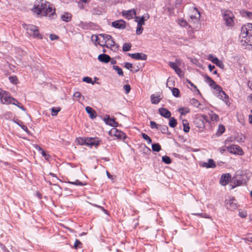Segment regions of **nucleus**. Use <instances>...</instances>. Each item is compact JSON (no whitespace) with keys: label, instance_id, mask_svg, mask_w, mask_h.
<instances>
[{"label":"nucleus","instance_id":"1","mask_svg":"<svg viewBox=\"0 0 252 252\" xmlns=\"http://www.w3.org/2000/svg\"><path fill=\"white\" fill-rule=\"evenodd\" d=\"M33 11L40 16L48 17L50 19H55L57 17L55 8L49 2L44 0H40L36 2Z\"/></svg>","mask_w":252,"mask_h":252},{"label":"nucleus","instance_id":"2","mask_svg":"<svg viewBox=\"0 0 252 252\" xmlns=\"http://www.w3.org/2000/svg\"><path fill=\"white\" fill-rule=\"evenodd\" d=\"M242 46L249 48L252 46V24L248 23L241 28L240 36Z\"/></svg>","mask_w":252,"mask_h":252},{"label":"nucleus","instance_id":"3","mask_svg":"<svg viewBox=\"0 0 252 252\" xmlns=\"http://www.w3.org/2000/svg\"><path fill=\"white\" fill-rule=\"evenodd\" d=\"M26 29L28 34H29L31 36L38 38H42V35L39 32L37 27L33 25H29L27 26Z\"/></svg>","mask_w":252,"mask_h":252},{"label":"nucleus","instance_id":"4","mask_svg":"<svg viewBox=\"0 0 252 252\" xmlns=\"http://www.w3.org/2000/svg\"><path fill=\"white\" fill-rule=\"evenodd\" d=\"M233 14L230 10H226L223 14V21L227 26H232L233 25Z\"/></svg>","mask_w":252,"mask_h":252},{"label":"nucleus","instance_id":"5","mask_svg":"<svg viewBox=\"0 0 252 252\" xmlns=\"http://www.w3.org/2000/svg\"><path fill=\"white\" fill-rule=\"evenodd\" d=\"M109 134L112 136H115L119 139L124 140L126 138V135L124 132L118 130L116 127L111 128L109 131Z\"/></svg>","mask_w":252,"mask_h":252},{"label":"nucleus","instance_id":"6","mask_svg":"<svg viewBox=\"0 0 252 252\" xmlns=\"http://www.w3.org/2000/svg\"><path fill=\"white\" fill-rule=\"evenodd\" d=\"M225 203L226 208L230 210H235L238 207L237 201L233 197L226 199Z\"/></svg>","mask_w":252,"mask_h":252},{"label":"nucleus","instance_id":"7","mask_svg":"<svg viewBox=\"0 0 252 252\" xmlns=\"http://www.w3.org/2000/svg\"><path fill=\"white\" fill-rule=\"evenodd\" d=\"M227 151L233 154L242 156L244 154V152L242 148L237 145H231L227 147Z\"/></svg>","mask_w":252,"mask_h":252},{"label":"nucleus","instance_id":"8","mask_svg":"<svg viewBox=\"0 0 252 252\" xmlns=\"http://www.w3.org/2000/svg\"><path fill=\"white\" fill-rule=\"evenodd\" d=\"M207 117L205 115H200L196 117L194 120L196 126L200 128H203L205 126L204 122L207 121Z\"/></svg>","mask_w":252,"mask_h":252},{"label":"nucleus","instance_id":"9","mask_svg":"<svg viewBox=\"0 0 252 252\" xmlns=\"http://www.w3.org/2000/svg\"><path fill=\"white\" fill-rule=\"evenodd\" d=\"M204 78L205 79V82L208 84L211 88L216 91H221V87L217 85L216 82L209 76L206 75L204 76Z\"/></svg>","mask_w":252,"mask_h":252},{"label":"nucleus","instance_id":"10","mask_svg":"<svg viewBox=\"0 0 252 252\" xmlns=\"http://www.w3.org/2000/svg\"><path fill=\"white\" fill-rule=\"evenodd\" d=\"M0 101L2 104H12V103H13V101H15L16 99L12 97L9 93L5 91V93L3 94L1 99H0Z\"/></svg>","mask_w":252,"mask_h":252},{"label":"nucleus","instance_id":"11","mask_svg":"<svg viewBox=\"0 0 252 252\" xmlns=\"http://www.w3.org/2000/svg\"><path fill=\"white\" fill-rule=\"evenodd\" d=\"M111 26L116 29L124 30L126 27V23L124 20L121 19L112 22Z\"/></svg>","mask_w":252,"mask_h":252},{"label":"nucleus","instance_id":"12","mask_svg":"<svg viewBox=\"0 0 252 252\" xmlns=\"http://www.w3.org/2000/svg\"><path fill=\"white\" fill-rule=\"evenodd\" d=\"M122 15L126 19L130 20L133 19L136 16V10L134 9H131L128 10H123L122 12Z\"/></svg>","mask_w":252,"mask_h":252},{"label":"nucleus","instance_id":"13","mask_svg":"<svg viewBox=\"0 0 252 252\" xmlns=\"http://www.w3.org/2000/svg\"><path fill=\"white\" fill-rule=\"evenodd\" d=\"M128 55L132 59L137 60L145 61L147 59V55L142 53H128Z\"/></svg>","mask_w":252,"mask_h":252},{"label":"nucleus","instance_id":"14","mask_svg":"<svg viewBox=\"0 0 252 252\" xmlns=\"http://www.w3.org/2000/svg\"><path fill=\"white\" fill-rule=\"evenodd\" d=\"M231 175L229 173L223 174L221 176L220 183L222 186H226L228 184Z\"/></svg>","mask_w":252,"mask_h":252},{"label":"nucleus","instance_id":"15","mask_svg":"<svg viewBox=\"0 0 252 252\" xmlns=\"http://www.w3.org/2000/svg\"><path fill=\"white\" fill-rule=\"evenodd\" d=\"M86 145L92 147L94 146L95 147L99 145V141L95 138L87 137L86 138Z\"/></svg>","mask_w":252,"mask_h":252},{"label":"nucleus","instance_id":"16","mask_svg":"<svg viewBox=\"0 0 252 252\" xmlns=\"http://www.w3.org/2000/svg\"><path fill=\"white\" fill-rule=\"evenodd\" d=\"M104 121L106 124L114 127L113 128L116 127L118 125V123L114 119L110 118L109 116H107L106 118H105Z\"/></svg>","mask_w":252,"mask_h":252},{"label":"nucleus","instance_id":"17","mask_svg":"<svg viewBox=\"0 0 252 252\" xmlns=\"http://www.w3.org/2000/svg\"><path fill=\"white\" fill-rule=\"evenodd\" d=\"M158 112L161 116L165 118H169L171 115V112L167 109L164 108H159Z\"/></svg>","mask_w":252,"mask_h":252},{"label":"nucleus","instance_id":"18","mask_svg":"<svg viewBox=\"0 0 252 252\" xmlns=\"http://www.w3.org/2000/svg\"><path fill=\"white\" fill-rule=\"evenodd\" d=\"M219 94V96L220 98L223 100V101L226 103V105H229V100H228V96L225 93L224 91H217Z\"/></svg>","mask_w":252,"mask_h":252},{"label":"nucleus","instance_id":"19","mask_svg":"<svg viewBox=\"0 0 252 252\" xmlns=\"http://www.w3.org/2000/svg\"><path fill=\"white\" fill-rule=\"evenodd\" d=\"M233 180L235 186L241 185L243 183V178L241 175H236L233 178Z\"/></svg>","mask_w":252,"mask_h":252},{"label":"nucleus","instance_id":"20","mask_svg":"<svg viewBox=\"0 0 252 252\" xmlns=\"http://www.w3.org/2000/svg\"><path fill=\"white\" fill-rule=\"evenodd\" d=\"M98 60L101 62L107 63L111 61V58L107 54H102L98 56Z\"/></svg>","mask_w":252,"mask_h":252},{"label":"nucleus","instance_id":"21","mask_svg":"<svg viewBox=\"0 0 252 252\" xmlns=\"http://www.w3.org/2000/svg\"><path fill=\"white\" fill-rule=\"evenodd\" d=\"M193 12H194V13L193 14H191L190 15V18L192 20H194V22L198 21L200 17V12L196 7L194 8Z\"/></svg>","mask_w":252,"mask_h":252},{"label":"nucleus","instance_id":"22","mask_svg":"<svg viewBox=\"0 0 252 252\" xmlns=\"http://www.w3.org/2000/svg\"><path fill=\"white\" fill-rule=\"evenodd\" d=\"M95 40H100V38H102L103 40H104L106 43L107 42L110 38H112V36L109 34H100L98 36L95 35Z\"/></svg>","mask_w":252,"mask_h":252},{"label":"nucleus","instance_id":"23","mask_svg":"<svg viewBox=\"0 0 252 252\" xmlns=\"http://www.w3.org/2000/svg\"><path fill=\"white\" fill-rule=\"evenodd\" d=\"M203 167L207 168L216 167V165L214 161L212 159H209L207 162H204L203 164Z\"/></svg>","mask_w":252,"mask_h":252},{"label":"nucleus","instance_id":"24","mask_svg":"<svg viewBox=\"0 0 252 252\" xmlns=\"http://www.w3.org/2000/svg\"><path fill=\"white\" fill-rule=\"evenodd\" d=\"M86 111L90 115L91 119H93L96 117L95 111L92 107L89 106L86 107Z\"/></svg>","mask_w":252,"mask_h":252},{"label":"nucleus","instance_id":"25","mask_svg":"<svg viewBox=\"0 0 252 252\" xmlns=\"http://www.w3.org/2000/svg\"><path fill=\"white\" fill-rule=\"evenodd\" d=\"M15 122L18 126H19L25 131H26L27 132V133H28L29 135L31 134V132L29 130L27 126H26L23 125V123L21 121L17 120L16 121H15Z\"/></svg>","mask_w":252,"mask_h":252},{"label":"nucleus","instance_id":"26","mask_svg":"<svg viewBox=\"0 0 252 252\" xmlns=\"http://www.w3.org/2000/svg\"><path fill=\"white\" fill-rule=\"evenodd\" d=\"M61 19L63 21L68 22L71 19V14L69 13H64L61 16Z\"/></svg>","mask_w":252,"mask_h":252},{"label":"nucleus","instance_id":"27","mask_svg":"<svg viewBox=\"0 0 252 252\" xmlns=\"http://www.w3.org/2000/svg\"><path fill=\"white\" fill-rule=\"evenodd\" d=\"M158 130H160L163 134H170L167 126L165 125H159Z\"/></svg>","mask_w":252,"mask_h":252},{"label":"nucleus","instance_id":"28","mask_svg":"<svg viewBox=\"0 0 252 252\" xmlns=\"http://www.w3.org/2000/svg\"><path fill=\"white\" fill-rule=\"evenodd\" d=\"M151 100L152 104H157L159 102L160 98H159V96H156L153 94L151 95Z\"/></svg>","mask_w":252,"mask_h":252},{"label":"nucleus","instance_id":"29","mask_svg":"<svg viewBox=\"0 0 252 252\" xmlns=\"http://www.w3.org/2000/svg\"><path fill=\"white\" fill-rule=\"evenodd\" d=\"M179 61L178 60H176L175 62H169L168 63V65L169 66L172 68L173 69L176 70V68H177L179 64Z\"/></svg>","mask_w":252,"mask_h":252},{"label":"nucleus","instance_id":"30","mask_svg":"<svg viewBox=\"0 0 252 252\" xmlns=\"http://www.w3.org/2000/svg\"><path fill=\"white\" fill-rule=\"evenodd\" d=\"M189 103L191 105L196 108H199V106L201 105V104L199 102V101L197 99L194 98H192L190 99Z\"/></svg>","mask_w":252,"mask_h":252},{"label":"nucleus","instance_id":"31","mask_svg":"<svg viewBox=\"0 0 252 252\" xmlns=\"http://www.w3.org/2000/svg\"><path fill=\"white\" fill-rule=\"evenodd\" d=\"M67 183L71 185H74L76 186H84L87 185L86 183H83L81 181H80L79 180H76L74 182L72 181H67Z\"/></svg>","mask_w":252,"mask_h":252},{"label":"nucleus","instance_id":"32","mask_svg":"<svg viewBox=\"0 0 252 252\" xmlns=\"http://www.w3.org/2000/svg\"><path fill=\"white\" fill-rule=\"evenodd\" d=\"M209 115L212 121H218L219 120V116L215 113L213 111H211L209 113Z\"/></svg>","mask_w":252,"mask_h":252},{"label":"nucleus","instance_id":"33","mask_svg":"<svg viewBox=\"0 0 252 252\" xmlns=\"http://www.w3.org/2000/svg\"><path fill=\"white\" fill-rule=\"evenodd\" d=\"M225 126L222 125H220L219 126L216 134L218 136H220L225 131Z\"/></svg>","mask_w":252,"mask_h":252},{"label":"nucleus","instance_id":"34","mask_svg":"<svg viewBox=\"0 0 252 252\" xmlns=\"http://www.w3.org/2000/svg\"><path fill=\"white\" fill-rule=\"evenodd\" d=\"M177 124V120L174 117L169 118V125L171 127H175Z\"/></svg>","mask_w":252,"mask_h":252},{"label":"nucleus","instance_id":"35","mask_svg":"<svg viewBox=\"0 0 252 252\" xmlns=\"http://www.w3.org/2000/svg\"><path fill=\"white\" fill-rule=\"evenodd\" d=\"M183 124L184 126V131L185 132H188L190 128L189 126V124L188 123V121L186 120H184L183 121Z\"/></svg>","mask_w":252,"mask_h":252},{"label":"nucleus","instance_id":"36","mask_svg":"<svg viewBox=\"0 0 252 252\" xmlns=\"http://www.w3.org/2000/svg\"><path fill=\"white\" fill-rule=\"evenodd\" d=\"M152 150L154 152H159L161 150V146L158 143H155L152 145Z\"/></svg>","mask_w":252,"mask_h":252},{"label":"nucleus","instance_id":"37","mask_svg":"<svg viewBox=\"0 0 252 252\" xmlns=\"http://www.w3.org/2000/svg\"><path fill=\"white\" fill-rule=\"evenodd\" d=\"M179 112L181 115H186L190 112V110L188 108H181L178 110Z\"/></svg>","mask_w":252,"mask_h":252},{"label":"nucleus","instance_id":"38","mask_svg":"<svg viewBox=\"0 0 252 252\" xmlns=\"http://www.w3.org/2000/svg\"><path fill=\"white\" fill-rule=\"evenodd\" d=\"M242 15L243 17L248 18L250 19H252V12L248 11H243L242 12Z\"/></svg>","mask_w":252,"mask_h":252},{"label":"nucleus","instance_id":"39","mask_svg":"<svg viewBox=\"0 0 252 252\" xmlns=\"http://www.w3.org/2000/svg\"><path fill=\"white\" fill-rule=\"evenodd\" d=\"M131 45L130 43H125L123 46V50L124 52L128 51L130 50Z\"/></svg>","mask_w":252,"mask_h":252},{"label":"nucleus","instance_id":"40","mask_svg":"<svg viewBox=\"0 0 252 252\" xmlns=\"http://www.w3.org/2000/svg\"><path fill=\"white\" fill-rule=\"evenodd\" d=\"M61 110V108L60 107H53L51 109V115L52 116H56L57 115L59 112Z\"/></svg>","mask_w":252,"mask_h":252},{"label":"nucleus","instance_id":"41","mask_svg":"<svg viewBox=\"0 0 252 252\" xmlns=\"http://www.w3.org/2000/svg\"><path fill=\"white\" fill-rule=\"evenodd\" d=\"M113 69L117 72V73L120 76H123L124 75V73L123 70L121 68L117 65H114L113 66Z\"/></svg>","mask_w":252,"mask_h":252},{"label":"nucleus","instance_id":"42","mask_svg":"<svg viewBox=\"0 0 252 252\" xmlns=\"http://www.w3.org/2000/svg\"><path fill=\"white\" fill-rule=\"evenodd\" d=\"M39 151L41 152V153L43 157L46 159L48 160L50 158L49 154H46V152L40 147H38Z\"/></svg>","mask_w":252,"mask_h":252},{"label":"nucleus","instance_id":"43","mask_svg":"<svg viewBox=\"0 0 252 252\" xmlns=\"http://www.w3.org/2000/svg\"><path fill=\"white\" fill-rule=\"evenodd\" d=\"M141 135L142 138L147 142L148 144H150L152 143V139L147 134L144 133H142Z\"/></svg>","mask_w":252,"mask_h":252},{"label":"nucleus","instance_id":"44","mask_svg":"<svg viewBox=\"0 0 252 252\" xmlns=\"http://www.w3.org/2000/svg\"><path fill=\"white\" fill-rule=\"evenodd\" d=\"M177 23L181 27H185L187 26L188 23L187 22L183 19H179L177 21Z\"/></svg>","mask_w":252,"mask_h":252},{"label":"nucleus","instance_id":"45","mask_svg":"<svg viewBox=\"0 0 252 252\" xmlns=\"http://www.w3.org/2000/svg\"><path fill=\"white\" fill-rule=\"evenodd\" d=\"M12 104L17 106L19 108H20L21 110L24 111L26 110V108L21 104V103L18 102L16 99V101H13Z\"/></svg>","mask_w":252,"mask_h":252},{"label":"nucleus","instance_id":"46","mask_svg":"<svg viewBox=\"0 0 252 252\" xmlns=\"http://www.w3.org/2000/svg\"><path fill=\"white\" fill-rule=\"evenodd\" d=\"M115 44V41L112 37L106 42V47L112 48V47L114 46Z\"/></svg>","mask_w":252,"mask_h":252},{"label":"nucleus","instance_id":"47","mask_svg":"<svg viewBox=\"0 0 252 252\" xmlns=\"http://www.w3.org/2000/svg\"><path fill=\"white\" fill-rule=\"evenodd\" d=\"M76 142L78 144L83 145H86V138H83L82 137H78L76 138Z\"/></svg>","mask_w":252,"mask_h":252},{"label":"nucleus","instance_id":"48","mask_svg":"<svg viewBox=\"0 0 252 252\" xmlns=\"http://www.w3.org/2000/svg\"><path fill=\"white\" fill-rule=\"evenodd\" d=\"M162 161L166 164H170L171 163V159L169 157L164 156L162 157Z\"/></svg>","mask_w":252,"mask_h":252},{"label":"nucleus","instance_id":"49","mask_svg":"<svg viewBox=\"0 0 252 252\" xmlns=\"http://www.w3.org/2000/svg\"><path fill=\"white\" fill-rule=\"evenodd\" d=\"M192 215L197 216H200L202 218H207V219H210L211 217L206 213H194L192 214Z\"/></svg>","mask_w":252,"mask_h":252},{"label":"nucleus","instance_id":"50","mask_svg":"<svg viewBox=\"0 0 252 252\" xmlns=\"http://www.w3.org/2000/svg\"><path fill=\"white\" fill-rule=\"evenodd\" d=\"M142 26L143 25H137L136 30V34L140 35L142 33L143 31V28L142 27Z\"/></svg>","mask_w":252,"mask_h":252},{"label":"nucleus","instance_id":"51","mask_svg":"<svg viewBox=\"0 0 252 252\" xmlns=\"http://www.w3.org/2000/svg\"><path fill=\"white\" fill-rule=\"evenodd\" d=\"M172 94L175 97H179L180 94V91L178 89L174 88L172 89Z\"/></svg>","mask_w":252,"mask_h":252},{"label":"nucleus","instance_id":"52","mask_svg":"<svg viewBox=\"0 0 252 252\" xmlns=\"http://www.w3.org/2000/svg\"><path fill=\"white\" fill-rule=\"evenodd\" d=\"M135 21L137 22V25H144L145 22L141 19L139 16H135Z\"/></svg>","mask_w":252,"mask_h":252},{"label":"nucleus","instance_id":"53","mask_svg":"<svg viewBox=\"0 0 252 252\" xmlns=\"http://www.w3.org/2000/svg\"><path fill=\"white\" fill-rule=\"evenodd\" d=\"M9 80L10 82L13 84H16L18 82V79L16 76L9 77Z\"/></svg>","mask_w":252,"mask_h":252},{"label":"nucleus","instance_id":"54","mask_svg":"<svg viewBox=\"0 0 252 252\" xmlns=\"http://www.w3.org/2000/svg\"><path fill=\"white\" fill-rule=\"evenodd\" d=\"M73 96L76 97V98H80L82 100H83L84 99V97L79 92H75L74 94H73Z\"/></svg>","mask_w":252,"mask_h":252},{"label":"nucleus","instance_id":"55","mask_svg":"<svg viewBox=\"0 0 252 252\" xmlns=\"http://www.w3.org/2000/svg\"><path fill=\"white\" fill-rule=\"evenodd\" d=\"M82 245V243L79 240L76 239L74 245V248L77 249L78 248H80Z\"/></svg>","mask_w":252,"mask_h":252},{"label":"nucleus","instance_id":"56","mask_svg":"<svg viewBox=\"0 0 252 252\" xmlns=\"http://www.w3.org/2000/svg\"><path fill=\"white\" fill-rule=\"evenodd\" d=\"M83 81L87 83H91L92 84H94V83L93 82L91 78L89 77H85L83 78Z\"/></svg>","mask_w":252,"mask_h":252},{"label":"nucleus","instance_id":"57","mask_svg":"<svg viewBox=\"0 0 252 252\" xmlns=\"http://www.w3.org/2000/svg\"><path fill=\"white\" fill-rule=\"evenodd\" d=\"M245 241H250L252 242V233H250L247 235L246 237L243 239Z\"/></svg>","mask_w":252,"mask_h":252},{"label":"nucleus","instance_id":"58","mask_svg":"<svg viewBox=\"0 0 252 252\" xmlns=\"http://www.w3.org/2000/svg\"><path fill=\"white\" fill-rule=\"evenodd\" d=\"M214 64H216L217 66H218L221 68H223L224 67V64L219 59L216 61V62L214 63Z\"/></svg>","mask_w":252,"mask_h":252},{"label":"nucleus","instance_id":"59","mask_svg":"<svg viewBox=\"0 0 252 252\" xmlns=\"http://www.w3.org/2000/svg\"><path fill=\"white\" fill-rule=\"evenodd\" d=\"M158 126L159 125H157L156 123V122H155L154 121H151L150 122V126H151V127L152 129L156 128V129H158Z\"/></svg>","mask_w":252,"mask_h":252},{"label":"nucleus","instance_id":"60","mask_svg":"<svg viewBox=\"0 0 252 252\" xmlns=\"http://www.w3.org/2000/svg\"><path fill=\"white\" fill-rule=\"evenodd\" d=\"M96 41L98 42V43L102 47H106V42L105 43V41L104 40H103L102 38H100V40H96Z\"/></svg>","mask_w":252,"mask_h":252},{"label":"nucleus","instance_id":"61","mask_svg":"<svg viewBox=\"0 0 252 252\" xmlns=\"http://www.w3.org/2000/svg\"><path fill=\"white\" fill-rule=\"evenodd\" d=\"M175 72L180 77H182L184 76V73L182 70L179 68L178 67L176 68V70H175Z\"/></svg>","mask_w":252,"mask_h":252},{"label":"nucleus","instance_id":"62","mask_svg":"<svg viewBox=\"0 0 252 252\" xmlns=\"http://www.w3.org/2000/svg\"><path fill=\"white\" fill-rule=\"evenodd\" d=\"M124 89L125 90L126 93L128 94L129 93L131 89L130 86L128 84L125 85L124 86Z\"/></svg>","mask_w":252,"mask_h":252},{"label":"nucleus","instance_id":"63","mask_svg":"<svg viewBox=\"0 0 252 252\" xmlns=\"http://www.w3.org/2000/svg\"><path fill=\"white\" fill-rule=\"evenodd\" d=\"M208 59L211 61L213 63H214L215 62H216V61L218 60V58H217V57H215L214 56H213V55H209V57H208Z\"/></svg>","mask_w":252,"mask_h":252},{"label":"nucleus","instance_id":"64","mask_svg":"<svg viewBox=\"0 0 252 252\" xmlns=\"http://www.w3.org/2000/svg\"><path fill=\"white\" fill-rule=\"evenodd\" d=\"M125 67H126V69L131 70L132 68L133 67V65L132 63H126L125 64Z\"/></svg>","mask_w":252,"mask_h":252}]
</instances>
